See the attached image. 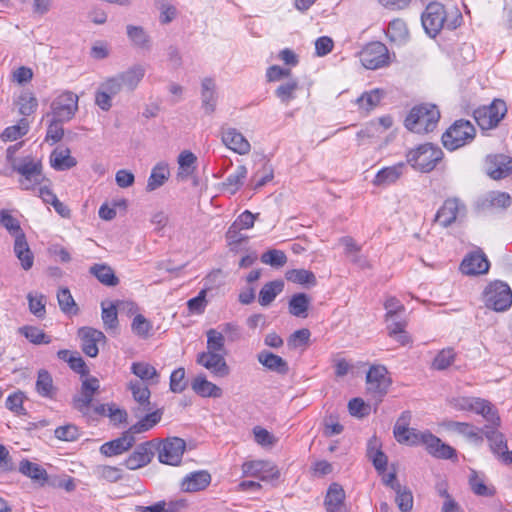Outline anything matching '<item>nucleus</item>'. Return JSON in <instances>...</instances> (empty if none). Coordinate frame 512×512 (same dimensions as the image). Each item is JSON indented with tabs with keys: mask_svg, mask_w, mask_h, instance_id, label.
Returning a JSON list of instances; mask_svg holds the SVG:
<instances>
[{
	"mask_svg": "<svg viewBox=\"0 0 512 512\" xmlns=\"http://www.w3.org/2000/svg\"><path fill=\"white\" fill-rule=\"evenodd\" d=\"M421 21L425 32L429 36L435 37L444 27L449 30L459 27L462 23V15L458 10L448 14L441 3L432 2L422 13Z\"/></svg>",
	"mask_w": 512,
	"mask_h": 512,
	"instance_id": "1",
	"label": "nucleus"
},
{
	"mask_svg": "<svg viewBox=\"0 0 512 512\" xmlns=\"http://www.w3.org/2000/svg\"><path fill=\"white\" fill-rule=\"evenodd\" d=\"M299 88V83L296 79H290L289 81L282 83L275 90V95L280 99L282 103L288 104L291 100L296 98V91Z\"/></svg>",
	"mask_w": 512,
	"mask_h": 512,
	"instance_id": "54",
	"label": "nucleus"
},
{
	"mask_svg": "<svg viewBox=\"0 0 512 512\" xmlns=\"http://www.w3.org/2000/svg\"><path fill=\"white\" fill-rule=\"evenodd\" d=\"M222 142L224 145L239 155H246L251 150L249 141L235 128H222Z\"/></svg>",
	"mask_w": 512,
	"mask_h": 512,
	"instance_id": "24",
	"label": "nucleus"
},
{
	"mask_svg": "<svg viewBox=\"0 0 512 512\" xmlns=\"http://www.w3.org/2000/svg\"><path fill=\"white\" fill-rule=\"evenodd\" d=\"M469 485L471 490L478 496L490 497L495 493L494 488L488 487L475 471L471 473Z\"/></svg>",
	"mask_w": 512,
	"mask_h": 512,
	"instance_id": "62",
	"label": "nucleus"
},
{
	"mask_svg": "<svg viewBox=\"0 0 512 512\" xmlns=\"http://www.w3.org/2000/svg\"><path fill=\"white\" fill-rule=\"evenodd\" d=\"M89 272L101 284L114 287L119 284V279L115 275L113 269L105 263H96L89 268Z\"/></svg>",
	"mask_w": 512,
	"mask_h": 512,
	"instance_id": "34",
	"label": "nucleus"
},
{
	"mask_svg": "<svg viewBox=\"0 0 512 512\" xmlns=\"http://www.w3.org/2000/svg\"><path fill=\"white\" fill-rule=\"evenodd\" d=\"M247 168L244 165L237 166L235 172L230 174L223 182V187L231 194H235L244 184L247 177Z\"/></svg>",
	"mask_w": 512,
	"mask_h": 512,
	"instance_id": "44",
	"label": "nucleus"
},
{
	"mask_svg": "<svg viewBox=\"0 0 512 512\" xmlns=\"http://www.w3.org/2000/svg\"><path fill=\"white\" fill-rule=\"evenodd\" d=\"M57 300L63 313L69 315H76L78 313L77 304L68 288L63 287L58 290Z\"/></svg>",
	"mask_w": 512,
	"mask_h": 512,
	"instance_id": "48",
	"label": "nucleus"
},
{
	"mask_svg": "<svg viewBox=\"0 0 512 512\" xmlns=\"http://www.w3.org/2000/svg\"><path fill=\"white\" fill-rule=\"evenodd\" d=\"M484 434L492 453L505 465H512V450L508 451L505 436L495 427H485Z\"/></svg>",
	"mask_w": 512,
	"mask_h": 512,
	"instance_id": "13",
	"label": "nucleus"
},
{
	"mask_svg": "<svg viewBox=\"0 0 512 512\" xmlns=\"http://www.w3.org/2000/svg\"><path fill=\"white\" fill-rule=\"evenodd\" d=\"M377 439L370 440L367 448V455L372 460L375 469L382 473L387 467V456L379 449H377Z\"/></svg>",
	"mask_w": 512,
	"mask_h": 512,
	"instance_id": "46",
	"label": "nucleus"
},
{
	"mask_svg": "<svg viewBox=\"0 0 512 512\" xmlns=\"http://www.w3.org/2000/svg\"><path fill=\"white\" fill-rule=\"evenodd\" d=\"M192 390L201 397L220 398L223 395L222 389L216 384L208 381L205 375L196 376L191 383Z\"/></svg>",
	"mask_w": 512,
	"mask_h": 512,
	"instance_id": "30",
	"label": "nucleus"
},
{
	"mask_svg": "<svg viewBox=\"0 0 512 512\" xmlns=\"http://www.w3.org/2000/svg\"><path fill=\"white\" fill-rule=\"evenodd\" d=\"M132 332L141 339H147L152 335L153 325L142 314H137L131 323Z\"/></svg>",
	"mask_w": 512,
	"mask_h": 512,
	"instance_id": "51",
	"label": "nucleus"
},
{
	"mask_svg": "<svg viewBox=\"0 0 512 512\" xmlns=\"http://www.w3.org/2000/svg\"><path fill=\"white\" fill-rule=\"evenodd\" d=\"M170 177V170L169 166L165 162H159L157 163L151 171V174L148 178L146 190L148 192H152L159 187L163 186L164 183L169 179Z\"/></svg>",
	"mask_w": 512,
	"mask_h": 512,
	"instance_id": "32",
	"label": "nucleus"
},
{
	"mask_svg": "<svg viewBox=\"0 0 512 512\" xmlns=\"http://www.w3.org/2000/svg\"><path fill=\"white\" fill-rule=\"evenodd\" d=\"M146 73V69L141 64H134L127 70L116 74L125 90L134 91L142 81Z\"/></svg>",
	"mask_w": 512,
	"mask_h": 512,
	"instance_id": "26",
	"label": "nucleus"
},
{
	"mask_svg": "<svg viewBox=\"0 0 512 512\" xmlns=\"http://www.w3.org/2000/svg\"><path fill=\"white\" fill-rule=\"evenodd\" d=\"M507 113L506 103L501 99H495L490 105L475 109L474 119L483 130L495 128Z\"/></svg>",
	"mask_w": 512,
	"mask_h": 512,
	"instance_id": "7",
	"label": "nucleus"
},
{
	"mask_svg": "<svg viewBox=\"0 0 512 512\" xmlns=\"http://www.w3.org/2000/svg\"><path fill=\"white\" fill-rule=\"evenodd\" d=\"M12 171L20 175L19 185L23 190H34L45 180L43 165L40 160L26 156L19 161H13Z\"/></svg>",
	"mask_w": 512,
	"mask_h": 512,
	"instance_id": "2",
	"label": "nucleus"
},
{
	"mask_svg": "<svg viewBox=\"0 0 512 512\" xmlns=\"http://www.w3.org/2000/svg\"><path fill=\"white\" fill-rule=\"evenodd\" d=\"M50 165L56 171H66L77 165V160L71 156L67 147H57L50 155Z\"/></svg>",
	"mask_w": 512,
	"mask_h": 512,
	"instance_id": "28",
	"label": "nucleus"
},
{
	"mask_svg": "<svg viewBox=\"0 0 512 512\" xmlns=\"http://www.w3.org/2000/svg\"><path fill=\"white\" fill-rule=\"evenodd\" d=\"M94 474L99 480L115 483L122 479V470L115 466L98 465L94 468Z\"/></svg>",
	"mask_w": 512,
	"mask_h": 512,
	"instance_id": "55",
	"label": "nucleus"
},
{
	"mask_svg": "<svg viewBox=\"0 0 512 512\" xmlns=\"http://www.w3.org/2000/svg\"><path fill=\"white\" fill-rule=\"evenodd\" d=\"M19 471L41 485H43L48 479V474L42 466L26 459L20 462Z\"/></svg>",
	"mask_w": 512,
	"mask_h": 512,
	"instance_id": "38",
	"label": "nucleus"
},
{
	"mask_svg": "<svg viewBox=\"0 0 512 512\" xmlns=\"http://www.w3.org/2000/svg\"><path fill=\"white\" fill-rule=\"evenodd\" d=\"M489 266L486 255L478 249L463 259L460 269L465 275H479L487 273Z\"/></svg>",
	"mask_w": 512,
	"mask_h": 512,
	"instance_id": "22",
	"label": "nucleus"
},
{
	"mask_svg": "<svg viewBox=\"0 0 512 512\" xmlns=\"http://www.w3.org/2000/svg\"><path fill=\"white\" fill-rule=\"evenodd\" d=\"M196 160L197 158L192 152L183 151L178 157V178H180L181 180H185L190 175H192L195 170L194 164Z\"/></svg>",
	"mask_w": 512,
	"mask_h": 512,
	"instance_id": "47",
	"label": "nucleus"
},
{
	"mask_svg": "<svg viewBox=\"0 0 512 512\" xmlns=\"http://www.w3.org/2000/svg\"><path fill=\"white\" fill-rule=\"evenodd\" d=\"M486 171L494 180L508 177L512 173V157L504 154L488 155Z\"/></svg>",
	"mask_w": 512,
	"mask_h": 512,
	"instance_id": "17",
	"label": "nucleus"
},
{
	"mask_svg": "<svg viewBox=\"0 0 512 512\" xmlns=\"http://www.w3.org/2000/svg\"><path fill=\"white\" fill-rule=\"evenodd\" d=\"M215 82L211 78H204L201 83V104L205 113L210 115L215 111L217 96Z\"/></svg>",
	"mask_w": 512,
	"mask_h": 512,
	"instance_id": "31",
	"label": "nucleus"
},
{
	"mask_svg": "<svg viewBox=\"0 0 512 512\" xmlns=\"http://www.w3.org/2000/svg\"><path fill=\"white\" fill-rule=\"evenodd\" d=\"M134 435L135 433L129 428L120 437L102 444L100 447L101 454L107 457L123 454L136 442Z\"/></svg>",
	"mask_w": 512,
	"mask_h": 512,
	"instance_id": "19",
	"label": "nucleus"
},
{
	"mask_svg": "<svg viewBox=\"0 0 512 512\" xmlns=\"http://www.w3.org/2000/svg\"><path fill=\"white\" fill-rule=\"evenodd\" d=\"M442 150L431 143L419 145L407 153V163L420 172L432 171L442 159Z\"/></svg>",
	"mask_w": 512,
	"mask_h": 512,
	"instance_id": "4",
	"label": "nucleus"
},
{
	"mask_svg": "<svg viewBox=\"0 0 512 512\" xmlns=\"http://www.w3.org/2000/svg\"><path fill=\"white\" fill-rule=\"evenodd\" d=\"M424 432H417L413 428H402L393 430L395 439L401 444L418 445L422 444V436Z\"/></svg>",
	"mask_w": 512,
	"mask_h": 512,
	"instance_id": "50",
	"label": "nucleus"
},
{
	"mask_svg": "<svg viewBox=\"0 0 512 512\" xmlns=\"http://www.w3.org/2000/svg\"><path fill=\"white\" fill-rule=\"evenodd\" d=\"M126 32L129 40L134 46L145 50L150 49L151 39L143 27L127 25Z\"/></svg>",
	"mask_w": 512,
	"mask_h": 512,
	"instance_id": "40",
	"label": "nucleus"
},
{
	"mask_svg": "<svg viewBox=\"0 0 512 512\" xmlns=\"http://www.w3.org/2000/svg\"><path fill=\"white\" fill-rule=\"evenodd\" d=\"M422 444L432 456L439 459H452L456 457V450L448 444L441 441L440 438L429 431H425L422 436Z\"/></svg>",
	"mask_w": 512,
	"mask_h": 512,
	"instance_id": "21",
	"label": "nucleus"
},
{
	"mask_svg": "<svg viewBox=\"0 0 512 512\" xmlns=\"http://www.w3.org/2000/svg\"><path fill=\"white\" fill-rule=\"evenodd\" d=\"M261 262L272 267H283L287 257L282 250L270 249L261 255Z\"/></svg>",
	"mask_w": 512,
	"mask_h": 512,
	"instance_id": "63",
	"label": "nucleus"
},
{
	"mask_svg": "<svg viewBox=\"0 0 512 512\" xmlns=\"http://www.w3.org/2000/svg\"><path fill=\"white\" fill-rule=\"evenodd\" d=\"M225 354L202 352L197 356V363L209 370L214 377L223 378L230 374V368L225 360Z\"/></svg>",
	"mask_w": 512,
	"mask_h": 512,
	"instance_id": "16",
	"label": "nucleus"
},
{
	"mask_svg": "<svg viewBox=\"0 0 512 512\" xmlns=\"http://www.w3.org/2000/svg\"><path fill=\"white\" fill-rule=\"evenodd\" d=\"M50 109L46 118L54 117L58 121L68 122L78 110V96L71 91H64L51 102Z\"/></svg>",
	"mask_w": 512,
	"mask_h": 512,
	"instance_id": "8",
	"label": "nucleus"
},
{
	"mask_svg": "<svg viewBox=\"0 0 512 512\" xmlns=\"http://www.w3.org/2000/svg\"><path fill=\"white\" fill-rule=\"evenodd\" d=\"M405 164L400 162L379 170L373 180L376 186H387L395 183L404 173Z\"/></svg>",
	"mask_w": 512,
	"mask_h": 512,
	"instance_id": "29",
	"label": "nucleus"
},
{
	"mask_svg": "<svg viewBox=\"0 0 512 512\" xmlns=\"http://www.w3.org/2000/svg\"><path fill=\"white\" fill-rule=\"evenodd\" d=\"M387 374L388 371L384 366L374 365L366 375L367 391L377 401H381L391 384Z\"/></svg>",
	"mask_w": 512,
	"mask_h": 512,
	"instance_id": "10",
	"label": "nucleus"
},
{
	"mask_svg": "<svg viewBox=\"0 0 512 512\" xmlns=\"http://www.w3.org/2000/svg\"><path fill=\"white\" fill-rule=\"evenodd\" d=\"M345 492L341 485L332 483L325 497V506L328 512H338L343 505Z\"/></svg>",
	"mask_w": 512,
	"mask_h": 512,
	"instance_id": "37",
	"label": "nucleus"
},
{
	"mask_svg": "<svg viewBox=\"0 0 512 512\" xmlns=\"http://www.w3.org/2000/svg\"><path fill=\"white\" fill-rule=\"evenodd\" d=\"M445 428L450 431L468 438L474 442H482L480 431L472 424L458 421H447L444 423Z\"/></svg>",
	"mask_w": 512,
	"mask_h": 512,
	"instance_id": "35",
	"label": "nucleus"
},
{
	"mask_svg": "<svg viewBox=\"0 0 512 512\" xmlns=\"http://www.w3.org/2000/svg\"><path fill=\"white\" fill-rule=\"evenodd\" d=\"M129 389L132 392L134 400L142 407L143 411L151 410L150 407V390L140 381H131Z\"/></svg>",
	"mask_w": 512,
	"mask_h": 512,
	"instance_id": "41",
	"label": "nucleus"
},
{
	"mask_svg": "<svg viewBox=\"0 0 512 512\" xmlns=\"http://www.w3.org/2000/svg\"><path fill=\"white\" fill-rule=\"evenodd\" d=\"M29 311L37 318H44L46 314L45 296L39 293H28L27 295Z\"/></svg>",
	"mask_w": 512,
	"mask_h": 512,
	"instance_id": "60",
	"label": "nucleus"
},
{
	"mask_svg": "<svg viewBox=\"0 0 512 512\" xmlns=\"http://www.w3.org/2000/svg\"><path fill=\"white\" fill-rule=\"evenodd\" d=\"M440 118V112L435 105L423 104L414 107L405 119V126L415 133L433 131Z\"/></svg>",
	"mask_w": 512,
	"mask_h": 512,
	"instance_id": "3",
	"label": "nucleus"
},
{
	"mask_svg": "<svg viewBox=\"0 0 512 512\" xmlns=\"http://www.w3.org/2000/svg\"><path fill=\"white\" fill-rule=\"evenodd\" d=\"M475 133V128L469 121L457 120L442 135V143L446 149L454 151L471 142Z\"/></svg>",
	"mask_w": 512,
	"mask_h": 512,
	"instance_id": "6",
	"label": "nucleus"
},
{
	"mask_svg": "<svg viewBox=\"0 0 512 512\" xmlns=\"http://www.w3.org/2000/svg\"><path fill=\"white\" fill-rule=\"evenodd\" d=\"M464 211L465 205L459 199H446L435 215V222L442 227H449L456 221L458 215Z\"/></svg>",
	"mask_w": 512,
	"mask_h": 512,
	"instance_id": "18",
	"label": "nucleus"
},
{
	"mask_svg": "<svg viewBox=\"0 0 512 512\" xmlns=\"http://www.w3.org/2000/svg\"><path fill=\"white\" fill-rule=\"evenodd\" d=\"M18 332L23 335L27 340L31 343L39 345V344H49L51 342V338L47 336L43 330L35 327V326H23L20 327Z\"/></svg>",
	"mask_w": 512,
	"mask_h": 512,
	"instance_id": "53",
	"label": "nucleus"
},
{
	"mask_svg": "<svg viewBox=\"0 0 512 512\" xmlns=\"http://www.w3.org/2000/svg\"><path fill=\"white\" fill-rule=\"evenodd\" d=\"M14 252L24 270H29L33 266L34 256L28 246L24 233L16 235Z\"/></svg>",
	"mask_w": 512,
	"mask_h": 512,
	"instance_id": "33",
	"label": "nucleus"
},
{
	"mask_svg": "<svg viewBox=\"0 0 512 512\" xmlns=\"http://www.w3.org/2000/svg\"><path fill=\"white\" fill-rule=\"evenodd\" d=\"M186 443L178 437L167 438L164 441L156 442V452L160 463L176 466L181 462Z\"/></svg>",
	"mask_w": 512,
	"mask_h": 512,
	"instance_id": "9",
	"label": "nucleus"
},
{
	"mask_svg": "<svg viewBox=\"0 0 512 512\" xmlns=\"http://www.w3.org/2000/svg\"><path fill=\"white\" fill-rule=\"evenodd\" d=\"M310 298L305 293L294 294L289 300V312L296 317H306L310 306Z\"/></svg>",
	"mask_w": 512,
	"mask_h": 512,
	"instance_id": "43",
	"label": "nucleus"
},
{
	"mask_svg": "<svg viewBox=\"0 0 512 512\" xmlns=\"http://www.w3.org/2000/svg\"><path fill=\"white\" fill-rule=\"evenodd\" d=\"M388 49L381 42L366 45L360 53V61L366 69L376 70L388 63Z\"/></svg>",
	"mask_w": 512,
	"mask_h": 512,
	"instance_id": "11",
	"label": "nucleus"
},
{
	"mask_svg": "<svg viewBox=\"0 0 512 512\" xmlns=\"http://www.w3.org/2000/svg\"><path fill=\"white\" fill-rule=\"evenodd\" d=\"M185 374V369L183 367H179L171 373L170 390L173 393H182L186 389L188 382Z\"/></svg>",
	"mask_w": 512,
	"mask_h": 512,
	"instance_id": "64",
	"label": "nucleus"
},
{
	"mask_svg": "<svg viewBox=\"0 0 512 512\" xmlns=\"http://www.w3.org/2000/svg\"><path fill=\"white\" fill-rule=\"evenodd\" d=\"M102 307V321L103 325L106 329L115 330L118 327V313L117 307L114 303H109L108 306H105L104 303L101 304Z\"/></svg>",
	"mask_w": 512,
	"mask_h": 512,
	"instance_id": "61",
	"label": "nucleus"
},
{
	"mask_svg": "<svg viewBox=\"0 0 512 512\" xmlns=\"http://www.w3.org/2000/svg\"><path fill=\"white\" fill-rule=\"evenodd\" d=\"M286 279L301 285L315 286L317 283L314 273L305 269H292L288 271L286 273Z\"/></svg>",
	"mask_w": 512,
	"mask_h": 512,
	"instance_id": "52",
	"label": "nucleus"
},
{
	"mask_svg": "<svg viewBox=\"0 0 512 512\" xmlns=\"http://www.w3.org/2000/svg\"><path fill=\"white\" fill-rule=\"evenodd\" d=\"M422 444L432 456L439 459H452L456 457V450L448 444L441 441L440 438L429 431H425L422 436Z\"/></svg>",
	"mask_w": 512,
	"mask_h": 512,
	"instance_id": "20",
	"label": "nucleus"
},
{
	"mask_svg": "<svg viewBox=\"0 0 512 512\" xmlns=\"http://www.w3.org/2000/svg\"><path fill=\"white\" fill-rule=\"evenodd\" d=\"M257 360L269 371L280 375H286L289 372L287 361L268 350L260 351L257 354Z\"/></svg>",
	"mask_w": 512,
	"mask_h": 512,
	"instance_id": "27",
	"label": "nucleus"
},
{
	"mask_svg": "<svg viewBox=\"0 0 512 512\" xmlns=\"http://www.w3.org/2000/svg\"><path fill=\"white\" fill-rule=\"evenodd\" d=\"M97 415L108 416L114 425L125 423L127 421V412L119 408L116 404H99L93 407Z\"/></svg>",
	"mask_w": 512,
	"mask_h": 512,
	"instance_id": "36",
	"label": "nucleus"
},
{
	"mask_svg": "<svg viewBox=\"0 0 512 512\" xmlns=\"http://www.w3.org/2000/svg\"><path fill=\"white\" fill-rule=\"evenodd\" d=\"M37 393L45 398H53L56 394V388L53 385V379L50 373L46 370L38 372L36 381Z\"/></svg>",
	"mask_w": 512,
	"mask_h": 512,
	"instance_id": "42",
	"label": "nucleus"
},
{
	"mask_svg": "<svg viewBox=\"0 0 512 512\" xmlns=\"http://www.w3.org/2000/svg\"><path fill=\"white\" fill-rule=\"evenodd\" d=\"M131 372L143 381L157 379L159 376L155 367L147 362H133Z\"/></svg>",
	"mask_w": 512,
	"mask_h": 512,
	"instance_id": "58",
	"label": "nucleus"
},
{
	"mask_svg": "<svg viewBox=\"0 0 512 512\" xmlns=\"http://www.w3.org/2000/svg\"><path fill=\"white\" fill-rule=\"evenodd\" d=\"M156 452V442L146 441L139 444L125 459L124 465L129 470H137L148 465Z\"/></svg>",
	"mask_w": 512,
	"mask_h": 512,
	"instance_id": "15",
	"label": "nucleus"
},
{
	"mask_svg": "<svg viewBox=\"0 0 512 512\" xmlns=\"http://www.w3.org/2000/svg\"><path fill=\"white\" fill-rule=\"evenodd\" d=\"M244 476L256 477L262 481H273L279 478V470L269 461H247L242 465Z\"/></svg>",
	"mask_w": 512,
	"mask_h": 512,
	"instance_id": "14",
	"label": "nucleus"
},
{
	"mask_svg": "<svg viewBox=\"0 0 512 512\" xmlns=\"http://www.w3.org/2000/svg\"><path fill=\"white\" fill-rule=\"evenodd\" d=\"M395 502L401 512H410L413 508V494L407 486L395 485Z\"/></svg>",
	"mask_w": 512,
	"mask_h": 512,
	"instance_id": "49",
	"label": "nucleus"
},
{
	"mask_svg": "<svg viewBox=\"0 0 512 512\" xmlns=\"http://www.w3.org/2000/svg\"><path fill=\"white\" fill-rule=\"evenodd\" d=\"M210 483L211 475L208 471H194L183 478L181 481V490L184 492H198L206 489Z\"/></svg>",
	"mask_w": 512,
	"mask_h": 512,
	"instance_id": "25",
	"label": "nucleus"
},
{
	"mask_svg": "<svg viewBox=\"0 0 512 512\" xmlns=\"http://www.w3.org/2000/svg\"><path fill=\"white\" fill-rule=\"evenodd\" d=\"M78 336L81 339L83 352L89 357H96L99 352L97 344L106 340L103 332L91 327L80 328L78 330Z\"/></svg>",
	"mask_w": 512,
	"mask_h": 512,
	"instance_id": "23",
	"label": "nucleus"
},
{
	"mask_svg": "<svg viewBox=\"0 0 512 512\" xmlns=\"http://www.w3.org/2000/svg\"><path fill=\"white\" fill-rule=\"evenodd\" d=\"M283 287L284 283L281 280L266 283L259 292V304L264 307L270 305L277 295L282 292Z\"/></svg>",
	"mask_w": 512,
	"mask_h": 512,
	"instance_id": "39",
	"label": "nucleus"
},
{
	"mask_svg": "<svg viewBox=\"0 0 512 512\" xmlns=\"http://www.w3.org/2000/svg\"><path fill=\"white\" fill-rule=\"evenodd\" d=\"M383 97V92L379 89H374L369 92L363 93L358 99L357 104L366 112L371 111L379 105Z\"/></svg>",
	"mask_w": 512,
	"mask_h": 512,
	"instance_id": "57",
	"label": "nucleus"
},
{
	"mask_svg": "<svg viewBox=\"0 0 512 512\" xmlns=\"http://www.w3.org/2000/svg\"><path fill=\"white\" fill-rule=\"evenodd\" d=\"M207 351L225 354V337L222 332L216 329H209L206 332Z\"/></svg>",
	"mask_w": 512,
	"mask_h": 512,
	"instance_id": "56",
	"label": "nucleus"
},
{
	"mask_svg": "<svg viewBox=\"0 0 512 512\" xmlns=\"http://www.w3.org/2000/svg\"><path fill=\"white\" fill-rule=\"evenodd\" d=\"M483 300L489 309L496 312L507 311L512 306V290L507 283L496 280L486 286Z\"/></svg>",
	"mask_w": 512,
	"mask_h": 512,
	"instance_id": "5",
	"label": "nucleus"
},
{
	"mask_svg": "<svg viewBox=\"0 0 512 512\" xmlns=\"http://www.w3.org/2000/svg\"><path fill=\"white\" fill-rule=\"evenodd\" d=\"M100 382L96 377L87 376L82 380L81 390L73 399V406L83 415H89L93 396L99 391Z\"/></svg>",
	"mask_w": 512,
	"mask_h": 512,
	"instance_id": "12",
	"label": "nucleus"
},
{
	"mask_svg": "<svg viewBox=\"0 0 512 512\" xmlns=\"http://www.w3.org/2000/svg\"><path fill=\"white\" fill-rule=\"evenodd\" d=\"M162 413L160 410H156L146 414L143 418L140 419L136 424L132 425L130 428L132 432L135 434L143 433L151 429L154 425H156L161 420Z\"/></svg>",
	"mask_w": 512,
	"mask_h": 512,
	"instance_id": "59",
	"label": "nucleus"
},
{
	"mask_svg": "<svg viewBox=\"0 0 512 512\" xmlns=\"http://www.w3.org/2000/svg\"><path fill=\"white\" fill-rule=\"evenodd\" d=\"M29 131V121L21 118L16 125L9 126L1 133V139L5 142L16 141Z\"/></svg>",
	"mask_w": 512,
	"mask_h": 512,
	"instance_id": "45",
	"label": "nucleus"
}]
</instances>
